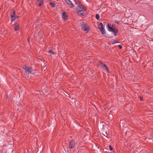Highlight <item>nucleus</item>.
Returning a JSON list of instances; mask_svg holds the SVG:
<instances>
[{"mask_svg":"<svg viewBox=\"0 0 153 153\" xmlns=\"http://www.w3.org/2000/svg\"><path fill=\"white\" fill-rule=\"evenodd\" d=\"M49 4L51 5V6L53 7H55L56 5L54 3H52V2H50Z\"/></svg>","mask_w":153,"mask_h":153,"instance_id":"nucleus-17","label":"nucleus"},{"mask_svg":"<svg viewBox=\"0 0 153 153\" xmlns=\"http://www.w3.org/2000/svg\"><path fill=\"white\" fill-rule=\"evenodd\" d=\"M102 69H103L104 71H107V72L108 73H110V71H109L108 68L106 65H105L104 67Z\"/></svg>","mask_w":153,"mask_h":153,"instance_id":"nucleus-12","label":"nucleus"},{"mask_svg":"<svg viewBox=\"0 0 153 153\" xmlns=\"http://www.w3.org/2000/svg\"><path fill=\"white\" fill-rule=\"evenodd\" d=\"M30 38H28V39H27L28 41V42H30Z\"/></svg>","mask_w":153,"mask_h":153,"instance_id":"nucleus-28","label":"nucleus"},{"mask_svg":"<svg viewBox=\"0 0 153 153\" xmlns=\"http://www.w3.org/2000/svg\"><path fill=\"white\" fill-rule=\"evenodd\" d=\"M36 4H38L39 6H41L43 5V0H36Z\"/></svg>","mask_w":153,"mask_h":153,"instance_id":"nucleus-9","label":"nucleus"},{"mask_svg":"<svg viewBox=\"0 0 153 153\" xmlns=\"http://www.w3.org/2000/svg\"><path fill=\"white\" fill-rule=\"evenodd\" d=\"M82 29L84 31H87V32L89 31L90 30L89 28L88 27V26L85 24L82 25Z\"/></svg>","mask_w":153,"mask_h":153,"instance_id":"nucleus-6","label":"nucleus"},{"mask_svg":"<svg viewBox=\"0 0 153 153\" xmlns=\"http://www.w3.org/2000/svg\"><path fill=\"white\" fill-rule=\"evenodd\" d=\"M78 15L80 16H85V12L86 11V9L81 10L77 11Z\"/></svg>","mask_w":153,"mask_h":153,"instance_id":"nucleus-3","label":"nucleus"},{"mask_svg":"<svg viewBox=\"0 0 153 153\" xmlns=\"http://www.w3.org/2000/svg\"><path fill=\"white\" fill-rule=\"evenodd\" d=\"M14 29L15 31H17L19 30L20 25L19 24L16 23L14 25Z\"/></svg>","mask_w":153,"mask_h":153,"instance_id":"nucleus-8","label":"nucleus"},{"mask_svg":"<svg viewBox=\"0 0 153 153\" xmlns=\"http://www.w3.org/2000/svg\"><path fill=\"white\" fill-rule=\"evenodd\" d=\"M124 123V121L123 120H121L120 121V125L121 123L123 124Z\"/></svg>","mask_w":153,"mask_h":153,"instance_id":"nucleus-23","label":"nucleus"},{"mask_svg":"<svg viewBox=\"0 0 153 153\" xmlns=\"http://www.w3.org/2000/svg\"><path fill=\"white\" fill-rule=\"evenodd\" d=\"M107 28L109 31L112 32L115 36H117V33L118 32V30L116 28L114 24H113L111 27L110 25L109 24H108L107 25Z\"/></svg>","mask_w":153,"mask_h":153,"instance_id":"nucleus-1","label":"nucleus"},{"mask_svg":"<svg viewBox=\"0 0 153 153\" xmlns=\"http://www.w3.org/2000/svg\"><path fill=\"white\" fill-rule=\"evenodd\" d=\"M105 64H104L103 62H102L99 61V65L100 66V68L103 69L104 67Z\"/></svg>","mask_w":153,"mask_h":153,"instance_id":"nucleus-11","label":"nucleus"},{"mask_svg":"<svg viewBox=\"0 0 153 153\" xmlns=\"http://www.w3.org/2000/svg\"><path fill=\"white\" fill-rule=\"evenodd\" d=\"M140 101H142L143 100V97H142L140 96Z\"/></svg>","mask_w":153,"mask_h":153,"instance_id":"nucleus-26","label":"nucleus"},{"mask_svg":"<svg viewBox=\"0 0 153 153\" xmlns=\"http://www.w3.org/2000/svg\"><path fill=\"white\" fill-rule=\"evenodd\" d=\"M100 30L101 31V33L102 34H105L106 32L104 28H101Z\"/></svg>","mask_w":153,"mask_h":153,"instance_id":"nucleus-14","label":"nucleus"},{"mask_svg":"<svg viewBox=\"0 0 153 153\" xmlns=\"http://www.w3.org/2000/svg\"><path fill=\"white\" fill-rule=\"evenodd\" d=\"M66 3L67 4L70 5L69 7L71 8H72L74 6V5L72 3L71 1L70 0H65Z\"/></svg>","mask_w":153,"mask_h":153,"instance_id":"nucleus-7","label":"nucleus"},{"mask_svg":"<svg viewBox=\"0 0 153 153\" xmlns=\"http://www.w3.org/2000/svg\"><path fill=\"white\" fill-rule=\"evenodd\" d=\"M62 17L63 19L65 20L67 19V18L68 16L66 14V13L64 12L62 14Z\"/></svg>","mask_w":153,"mask_h":153,"instance_id":"nucleus-10","label":"nucleus"},{"mask_svg":"<svg viewBox=\"0 0 153 153\" xmlns=\"http://www.w3.org/2000/svg\"><path fill=\"white\" fill-rule=\"evenodd\" d=\"M118 47H119L120 49H122V46L121 45H118Z\"/></svg>","mask_w":153,"mask_h":153,"instance_id":"nucleus-25","label":"nucleus"},{"mask_svg":"<svg viewBox=\"0 0 153 153\" xmlns=\"http://www.w3.org/2000/svg\"><path fill=\"white\" fill-rule=\"evenodd\" d=\"M25 72L26 73H28V75L34 74L35 73V71L32 69V68L28 67L25 71Z\"/></svg>","mask_w":153,"mask_h":153,"instance_id":"nucleus-2","label":"nucleus"},{"mask_svg":"<svg viewBox=\"0 0 153 153\" xmlns=\"http://www.w3.org/2000/svg\"><path fill=\"white\" fill-rule=\"evenodd\" d=\"M28 67L29 66L27 67L26 65H25L23 66L22 68L26 71Z\"/></svg>","mask_w":153,"mask_h":153,"instance_id":"nucleus-19","label":"nucleus"},{"mask_svg":"<svg viewBox=\"0 0 153 153\" xmlns=\"http://www.w3.org/2000/svg\"><path fill=\"white\" fill-rule=\"evenodd\" d=\"M100 18V16L99 14H97L96 15V18L97 20H99Z\"/></svg>","mask_w":153,"mask_h":153,"instance_id":"nucleus-18","label":"nucleus"},{"mask_svg":"<svg viewBox=\"0 0 153 153\" xmlns=\"http://www.w3.org/2000/svg\"><path fill=\"white\" fill-rule=\"evenodd\" d=\"M116 22L117 23V24H119V22L118 21H117Z\"/></svg>","mask_w":153,"mask_h":153,"instance_id":"nucleus-29","label":"nucleus"},{"mask_svg":"<svg viewBox=\"0 0 153 153\" xmlns=\"http://www.w3.org/2000/svg\"><path fill=\"white\" fill-rule=\"evenodd\" d=\"M16 15V12L14 10L12 9L11 10V17H13L14 16H15Z\"/></svg>","mask_w":153,"mask_h":153,"instance_id":"nucleus-13","label":"nucleus"},{"mask_svg":"<svg viewBox=\"0 0 153 153\" xmlns=\"http://www.w3.org/2000/svg\"><path fill=\"white\" fill-rule=\"evenodd\" d=\"M78 7H77L76 9V11L79 10H83L86 9L81 4V3L79 1H78Z\"/></svg>","mask_w":153,"mask_h":153,"instance_id":"nucleus-5","label":"nucleus"},{"mask_svg":"<svg viewBox=\"0 0 153 153\" xmlns=\"http://www.w3.org/2000/svg\"><path fill=\"white\" fill-rule=\"evenodd\" d=\"M11 21L12 22H14L16 19L15 17L14 16L13 17H11Z\"/></svg>","mask_w":153,"mask_h":153,"instance_id":"nucleus-16","label":"nucleus"},{"mask_svg":"<svg viewBox=\"0 0 153 153\" xmlns=\"http://www.w3.org/2000/svg\"><path fill=\"white\" fill-rule=\"evenodd\" d=\"M109 147L110 151H111L113 150V148L111 145H109Z\"/></svg>","mask_w":153,"mask_h":153,"instance_id":"nucleus-22","label":"nucleus"},{"mask_svg":"<svg viewBox=\"0 0 153 153\" xmlns=\"http://www.w3.org/2000/svg\"><path fill=\"white\" fill-rule=\"evenodd\" d=\"M48 53H51V54H54V52L51 50H49L48 51Z\"/></svg>","mask_w":153,"mask_h":153,"instance_id":"nucleus-21","label":"nucleus"},{"mask_svg":"<svg viewBox=\"0 0 153 153\" xmlns=\"http://www.w3.org/2000/svg\"><path fill=\"white\" fill-rule=\"evenodd\" d=\"M75 143L74 140H71L69 142V148L72 149L74 148L75 146Z\"/></svg>","mask_w":153,"mask_h":153,"instance_id":"nucleus-4","label":"nucleus"},{"mask_svg":"<svg viewBox=\"0 0 153 153\" xmlns=\"http://www.w3.org/2000/svg\"><path fill=\"white\" fill-rule=\"evenodd\" d=\"M103 135H104L105 136H106L107 137H108L107 136H108V134L107 132H104V133L103 134Z\"/></svg>","mask_w":153,"mask_h":153,"instance_id":"nucleus-24","label":"nucleus"},{"mask_svg":"<svg viewBox=\"0 0 153 153\" xmlns=\"http://www.w3.org/2000/svg\"><path fill=\"white\" fill-rule=\"evenodd\" d=\"M15 16V17L16 19H18V18H19V16Z\"/></svg>","mask_w":153,"mask_h":153,"instance_id":"nucleus-27","label":"nucleus"},{"mask_svg":"<svg viewBox=\"0 0 153 153\" xmlns=\"http://www.w3.org/2000/svg\"><path fill=\"white\" fill-rule=\"evenodd\" d=\"M119 43V42H117V41L116 40H114L113 41V43H112V44H114L115 43Z\"/></svg>","mask_w":153,"mask_h":153,"instance_id":"nucleus-20","label":"nucleus"},{"mask_svg":"<svg viewBox=\"0 0 153 153\" xmlns=\"http://www.w3.org/2000/svg\"><path fill=\"white\" fill-rule=\"evenodd\" d=\"M152 65H153L152 66H153V63H152Z\"/></svg>","mask_w":153,"mask_h":153,"instance_id":"nucleus-30","label":"nucleus"},{"mask_svg":"<svg viewBox=\"0 0 153 153\" xmlns=\"http://www.w3.org/2000/svg\"><path fill=\"white\" fill-rule=\"evenodd\" d=\"M98 28L100 30L101 28H104L103 27V25H102V23H100L98 25Z\"/></svg>","mask_w":153,"mask_h":153,"instance_id":"nucleus-15","label":"nucleus"}]
</instances>
